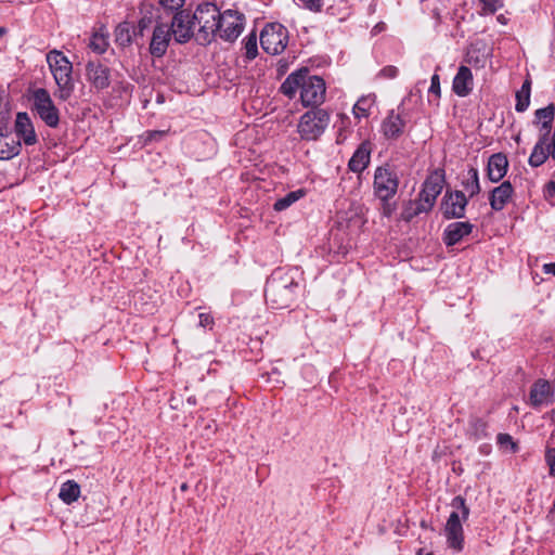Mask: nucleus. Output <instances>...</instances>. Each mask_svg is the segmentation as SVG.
Listing matches in <instances>:
<instances>
[{
	"label": "nucleus",
	"mask_w": 555,
	"mask_h": 555,
	"mask_svg": "<svg viewBox=\"0 0 555 555\" xmlns=\"http://www.w3.org/2000/svg\"><path fill=\"white\" fill-rule=\"evenodd\" d=\"M298 287L291 274L276 270L266 283V301L272 309L286 308L293 301Z\"/></svg>",
	"instance_id": "f257e3e1"
},
{
	"label": "nucleus",
	"mask_w": 555,
	"mask_h": 555,
	"mask_svg": "<svg viewBox=\"0 0 555 555\" xmlns=\"http://www.w3.org/2000/svg\"><path fill=\"white\" fill-rule=\"evenodd\" d=\"M47 62L59 88L56 94L60 100L66 101L74 91L73 65L62 52L56 50L47 54Z\"/></svg>",
	"instance_id": "f03ea898"
},
{
	"label": "nucleus",
	"mask_w": 555,
	"mask_h": 555,
	"mask_svg": "<svg viewBox=\"0 0 555 555\" xmlns=\"http://www.w3.org/2000/svg\"><path fill=\"white\" fill-rule=\"evenodd\" d=\"M192 15L198 26L195 40L203 46L210 43L218 31L219 9L214 3L204 2L196 7Z\"/></svg>",
	"instance_id": "7ed1b4c3"
},
{
	"label": "nucleus",
	"mask_w": 555,
	"mask_h": 555,
	"mask_svg": "<svg viewBox=\"0 0 555 555\" xmlns=\"http://www.w3.org/2000/svg\"><path fill=\"white\" fill-rule=\"evenodd\" d=\"M451 507L453 511L447 520L444 531L448 545L459 552L463 548L464 542L462 521L467 520L469 508L465 504V500L460 495L452 500Z\"/></svg>",
	"instance_id": "20e7f679"
},
{
	"label": "nucleus",
	"mask_w": 555,
	"mask_h": 555,
	"mask_svg": "<svg viewBox=\"0 0 555 555\" xmlns=\"http://www.w3.org/2000/svg\"><path fill=\"white\" fill-rule=\"evenodd\" d=\"M331 121V114L325 108H311L302 114L297 124V133L304 141L319 140Z\"/></svg>",
	"instance_id": "39448f33"
},
{
	"label": "nucleus",
	"mask_w": 555,
	"mask_h": 555,
	"mask_svg": "<svg viewBox=\"0 0 555 555\" xmlns=\"http://www.w3.org/2000/svg\"><path fill=\"white\" fill-rule=\"evenodd\" d=\"M287 43L288 30L280 23H270L260 33V44L268 54H281Z\"/></svg>",
	"instance_id": "423d86ee"
},
{
	"label": "nucleus",
	"mask_w": 555,
	"mask_h": 555,
	"mask_svg": "<svg viewBox=\"0 0 555 555\" xmlns=\"http://www.w3.org/2000/svg\"><path fill=\"white\" fill-rule=\"evenodd\" d=\"M398 186V176L389 165L379 166L375 169L373 189L377 198L380 201L391 199L396 195Z\"/></svg>",
	"instance_id": "0eeeda50"
},
{
	"label": "nucleus",
	"mask_w": 555,
	"mask_h": 555,
	"mask_svg": "<svg viewBox=\"0 0 555 555\" xmlns=\"http://www.w3.org/2000/svg\"><path fill=\"white\" fill-rule=\"evenodd\" d=\"M326 86L320 76L305 75L300 90V100L304 106L311 108H321L325 101Z\"/></svg>",
	"instance_id": "6e6552de"
},
{
	"label": "nucleus",
	"mask_w": 555,
	"mask_h": 555,
	"mask_svg": "<svg viewBox=\"0 0 555 555\" xmlns=\"http://www.w3.org/2000/svg\"><path fill=\"white\" fill-rule=\"evenodd\" d=\"M33 108L48 127L56 128L59 126V109L46 89L39 88L34 91Z\"/></svg>",
	"instance_id": "1a4fd4ad"
},
{
	"label": "nucleus",
	"mask_w": 555,
	"mask_h": 555,
	"mask_svg": "<svg viewBox=\"0 0 555 555\" xmlns=\"http://www.w3.org/2000/svg\"><path fill=\"white\" fill-rule=\"evenodd\" d=\"M168 23L175 42L182 44L189 42L193 37H196L194 31L196 25L190 10L186 9L176 12Z\"/></svg>",
	"instance_id": "9d476101"
},
{
	"label": "nucleus",
	"mask_w": 555,
	"mask_h": 555,
	"mask_svg": "<svg viewBox=\"0 0 555 555\" xmlns=\"http://www.w3.org/2000/svg\"><path fill=\"white\" fill-rule=\"evenodd\" d=\"M244 28V16L234 10L220 13L217 35L223 40L234 41Z\"/></svg>",
	"instance_id": "9b49d317"
},
{
	"label": "nucleus",
	"mask_w": 555,
	"mask_h": 555,
	"mask_svg": "<svg viewBox=\"0 0 555 555\" xmlns=\"http://www.w3.org/2000/svg\"><path fill=\"white\" fill-rule=\"evenodd\" d=\"M171 39L173 38L169 23L164 22L160 18L157 20L153 28L152 38L150 41V53L154 57L164 56L167 52Z\"/></svg>",
	"instance_id": "f8f14e48"
},
{
	"label": "nucleus",
	"mask_w": 555,
	"mask_h": 555,
	"mask_svg": "<svg viewBox=\"0 0 555 555\" xmlns=\"http://www.w3.org/2000/svg\"><path fill=\"white\" fill-rule=\"evenodd\" d=\"M86 79L95 91L105 90L111 85V69L100 61H88Z\"/></svg>",
	"instance_id": "ddd939ff"
},
{
	"label": "nucleus",
	"mask_w": 555,
	"mask_h": 555,
	"mask_svg": "<svg viewBox=\"0 0 555 555\" xmlns=\"http://www.w3.org/2000/svg\"><path fill=\"white\" fill-rule=\"evenodd\" d=\"M444 184V177L441 172L435 171L427 177L423 184L418 199L425 204V209H431Z\"/></svg>",
	"instance_id": "4468645a"
},
{
	"label": "nucleus",
	"mask_w": 555,
	"mask_h": 555,
	"mask_svg": "<svg viewBox=\"0 0 555 555\" xmlns=\"http://www.w3.org/2000/svg\"><path fill=\"white\" fill-rule=\"evenodd\" d=\"M14 132L17 138L16 141H20V145L24 143L25 145L31 146L38 142L34 124L29 115L25 112L17 113L14 122Z\"/></svg>",
	"instance_id": "2eb2a0df"
},
{
	"label": "nucleus",
	"mask_w": 555,
	"mask_h": 555,
	"mask_svg": "<svg viewBox=\"0 0 555 555\" xmlns=\"http://www.w3.org/2000/svg\"><path fill=\"white\" fill-rule=\"evenodd\" d=\"M467 198L462 191H455L444 196L442 202L443 216L447 219L464 217Z\"/></svg>",
	"instance_id": "dca6fc26"
},
{
	"label": "nucleus",
	"mask_w": 555,
	"mask_h": 555,
	"mask_svg": "<svg viewBox=\"0 0 555 555\" xmlns=\"http://www.w3.org/2000/svg\"><path fill=\"white\" fill-rule=\"evenodd\" d=\"M553 389L548 382L539 379L532 385L529 393V400L533 408L547 405L553 402Z\"/></svg>",
	"instance_id": "f3484780"
},
{
	"label": "nucleus",
	"mask_w": 555,
	"mask_h": 555,
	"mask_svg": "<svg viewBox=\"0 0 555 555\" xmlns=\"http://www.w3.org/2000/svg\"><path fill=\"white\" fill-rule=\"evenodd\" d=\"M514 194V188L509 181L495 186L489 195V203L493 210L501 211L509 203Z\"/></svg>",
	"instance_id": "a211bd4d"
},
{
	"label": "nucleus",
	"mask_w": 555,
	"mask_h": 555,
	"mask_svg": "<svg viewBox=\"0 0 555 555\" xmlns=\"http://www.w3.org/2000/svg\"><path fill=\"white\" fill-rule=\"evenodd\" d=\"M473 228L474 225L468 221L452 222L444 229L442 240L447 246H453L469 235Z\"/></svg>",
	"instance_id": "6ab92c4d"
},
{
	"label": "nucleus",
	"mask_w": 555,
	"mask_h": 555,
	"mask_svg": "<svg viewBox=\"0 0 555 555\" xmlns=\"http://www.w3.org/2000/svg\"><path fill=\"white\" fill-rule=\"evenodd\" d=\"M474 86L472 70L467 66H460L453 78L452 90L459 96H467Z\"/></svg>",
	"instance_id": "aec40b11"
},
{
	"label": "nucleus",
	"mask_w": 555,
	"mask_h": 555,
	"mask_svg": "<svg viewBox=\"0 0 555 555\" xmlns=\"http://www.w3.org/2000/svg\"><path fill=\"white\" fill-rule=\"evenodd\" d=\"M371 143L363 141L351 156L348 168L356 173H361L366 169L371 160Z\"/></svg>",
	"instance_id": "412c9836"
},
{
	"label": "nucleus",
	"mask_w": 555,
	"mask_h": 555,
	"mask_svg": "<svg viewBox=\"0 0 555 555\" xmlns=\"http://www.w3.org/2000/svg\"><path fill=\"white\" fill-rule=\"evenodd\" d=\"M508 168V160L503 153H495L489 157L487 166V175L491 182L501 181Z\"/></svg>",
	"instance_id": "4be33fe9"
},
{
	"label": "nucleus",
	"mask_w": 555,
	"mask_h": 555,
	"mask_svg": "<svg viewBox=\"0 0 555 555\" xmlns=\"http://www.w3.org/2000/svg\"><path fill=\"white\" fill-rule=\"evenodd\" d=\"M405 121L400 113L391 111L383 120L382 131L387 139H398L404 130Z\"/></svg>",
	"instance_id": "5701e85b"
},
{
	"label": "nucleus",
	"mask_w": 555,
	"mask_h": 555,
	"mask_svg": "<svg viewBox=\"0 0 555 555\" xmlns=\"http://www.w3.org/2000/svg\"><path fill=\"white\" fill-rule=\"evenodd\" d=\"M551 144L552 139L550 140V138H545V135H540L529 157V165L532 167H539L544 164L548 155L552 156Z\"/></svg>",
	"instance_id": "b1692460"
},
{
	"label": "nucleus",
	"mask_w": 555,
	"mask_h": 555,
	"mask_svg": "<svg viewBox=\"0 0 555 555\" xmlns=\"http://www.w3.org/2000/svg\"><path fill=\"white\" fill-rule=\"evenodd\" d=\"M306 74H308L307 68H301L292 73L281 85L280 91L288 99H294L297 90H301Z\"/></svg>",
	"instance_id": "393cba45"
},
{
	"label": "nucleus",
	"mask_w": 555,
	"mask_h": 555,
	"mask_svg": "<svg viewBox=\"0 0 555 555\" xmlns=\"http://www.w3.org/2000/svg\"><path fill=\"white\" fill-rule=\"evenodd\" d=\"M554 116V104H550L543 108H539L535 111L533 122L540 126V135H545V138H550Z\"/></svg>",
	"instance_id": "a878e982"
},
{
	"label": "nucleus",
	"mask_w": 555,
	"mask_h": 555,
	"mask_svg": "<svg viewBox=\"0 0 555 555\" xmlns=\"http://www.w3.org/2000/svg\"><path fill=\"white\" fill-rule=\"evenodd\" d=\"M20 141L9 133L8 131L3 132L0 128V159H10L20 153Z\"/></svg>",
	"instance_id": "bb28decb"
},
{
	"label": "nucleus",
	"mask_w": 555,
	"mask_h": 555,
	"mask_svg": "<svg viewBox=\"0 0 555 555\" xmlns=\"http://www.w3.org/2000/svg\"><path fill=\"white\" fill-rule=\"evenodd\" d=\"M489 54L490 52L485 44L479 47V43H475L467 50L466 62L476 68H482L488 61Z\"/></svg>",
	"instance_id": "cd10ccee"
},
{
	"label": "nucleus",
	"mask_w": 555,
	"mask_h": 555,
	"mask_svg": "<svg viewBox=\"0 0 555 555\" xmlns=\"http://www.w3.org/2000/svg\"><path fill=\"white\" fill-rule=\"evenodd\" d=\"M89 48L98 53L103 54L108 48V33L104 26L94 31L90 38Z\"/></svg>",
	"instance_id": "c85d7f7f"
},
{
	"label": "nucleus",
	"mask_w": 555,
	"mask_h": 555,
	"mask_svg": "<svg viewBox=\"0 0 555 555\" xmlns=\"http://www.w3.org/2000/svg\"><path fill=\"white\" fill-rule=\"evenodd\" d=\"M79 495L80 487L76 481L67 480L61 486L59 496L64 503L70 504L77 501Z\"/></svg>",
	"instance_id": "c756f323"
},
{
	"label": "nucleus",
	"mask_w": 555,
	"mask_h": 555,
	"mask_svg": "<svg viewBox=\"0 0 555 555\" xmlns=\"http://www.w3.org/2000/svg\"><path fill=\"white\" fill-rule=\"evenodd\" d=\"M462 185L464 188V191L468 193L470 197L480 192L479 176L478 170L476 168L470 167L467 170V173L462 181Z\"/></svg>",
	"instance_id": "7c9ffc66"
},
{
	"label": "nucleus",
	"mask_w": 555,
	"mask_h": 555,
	"mask_svg": "<svg viewBox=\"0 0 555 555\" xmlns=\"http://www.w3.org/2000/svg\"><path fill=\"white\" fill-rule=\"evenodd\" d=\"M115 42L120 47H127L132 41L131 25L128 22L119 23L114 31Z\"/></svg>",
	"instance_id": "2f4dec72"
},
{
	"label": "nucleus",
	"mask_w": 555,
	"mask_h": 555,
	"mask_svg": "<svg viewBox=\"0 0 555 555\" xmlns=\"http://www.w3.org/2000/svg\"><path fill=\"white\" fill-rule=\"evenodd\" d=\"M305 195V192L302 190H297L287 193L285 196L279 198L274 205L273 208L275 211H283L291 207L294 203H296L298 199H300Z\"/></svg>",
	"instance_id": "473e14b6"
},
{
	"label": "nucleus",
	"mask_w": 555,
	"mask_h": 555,
	"mask_svg": "<svg viewBox=\"0 0 555 555\" xmlns=\"http://www.w3.org/2000/svg\"><path fill=\"white\" fill-rule=\"evenodd\" d=\"M530 104V82L527 80L521 86L520 90L516 92V105L517 112H525Z\"/></svg>",
	"instance_id": "72a5a7b5"
},
{
	"label": "nucleus",
	"mask_w": 555,
	"mask_h": 555,
	"mask_svg": "<svg viewBox=\"0 0 555 555\" xmlns=\"http://www.w3.org/2000/svg\"><path fill=\"white\" fill-rule=\"evenodd\" d=\"M374 100L370 96L360 98L353 105L352 113L357 119L366 118L370 115V109Z\"/></svg>",
	"instance_id": "f704fd0d"
},
{
	"label": "nucleus",
	"mask_w": 555,
	"mask_h": 555,
	"mask_svg": "<svg viewBox=\"0 0 555 555\" xmlns=\"http://www.w3.org/2000/svg\"><path fill=\"white\" fill-rule=\"evenodd\" d=\"M430 209H425V204L420 199L411 202L402 211L401 217L404 221L409 222L420 214L427 212Z\"/></svg>",
	"instance_id": "c9c22d12"
},
{
	"label": "nucleus",
	"mask_w": 555,
	"mask_h": 555,
	"mask_svg": "<svg viewBox=\"0 0 555 555\" xmlns=\"http://www.w3.org/2000/svg\"><path fill=\"white\" fill-rule=\"evenodd\" d=\"M496 443L502 450H508L512 453H516L519 450L518 443L513 439L509 434H499L496 437Z\"/></svg>",
	"instance_id": "e433bc0d"
},
{
	"label": "nucleus",
	"mask_w": 555,
	"mask_h": 555,
	"mask_svg": "<svg viewBox=\"0 0 555 555\" xmlns=\"http://www.w3.org/2000/svg\"><path fill=\"white\" fill-rule=\"evenodd\" d=\"M244 50L245 55L248 60H254L258 54L257 47V35L256 33H250L244 40Z\"/></svg>",
	"instance_id": "4c0bfd02"
},
{
	"label": "nucleus",
	"mask_w": 555,
	"mask_h": 555,
	"mask_svg": "<svg viewBox=\"0 0 555 555\" xmlns=\"http://www.w3.org/2000/svg\"><path fill=\"white\" fill-rule=\"evenodd\" d=\"M297 4L306 10L319 13L323 8V0H296Z\"/></svg>",
	"instance_id": "58836bf2"
},
{
	"label": "nucleus",
	"mask_w": 555,
	"mask_h": 555,
	"mask_svg": "<svg viewBox=\"0 0 555 555\" xmlns=\"http://www.w3.org/2000/svg\"><path fill=\"white\" fill-rule=\"evenodd\" d=\"M162 8L166 11L172 12L173 14L176 12H179L180 10H183L184 0H158Z\"/></svg>",
	"instance_id": "ea45409f"
},
{
	"label": "nucleus",
	"mask_w": 555,
	"mask_h": 555,
	"mask_svg": "<svg viewBox=\"0 0 555 555\" xmlns=\"http://www.w3.org/2000/svg\"><path fill=\"white\" fill-rule=\"evenodd\" d=\"M485 14H494L503 7L502 0H480Z\"/></svg>",
	"instance_id": "a19ab883"
},
{
	"label": "nucleus",
	"mask_w": 555,
	"mask_h": 555,
	"mask_svg": "<svg viewBox=\"0 0 555 555\" xmlns=\"http://www.w3.org/2000/svg\"><path fill=\"white\" fill-rule=\"evenodd\" d=\"M341 127L338 129L336 141L337 143H344L348 138L347 125L350 122L349 117L340 115Z\"/></svg>",
	"instance_id": "79ce46f5"
},
{
	"label": "nucleus",
	"mask_w": 555,
	"mask_h": 555,
	"mask_svg": "<svg viewBox=\"0 0 555 555\" xmlns=\"http://www.w3.org/2000/svg\"><path fill=\"white\" fill-rule=\"evenodd\" d=\"M429 93L440 96V78L438 74H434L430 81Z\"/></svg>",
	"instance_id": "37998d69"
},
{
	"label": "nucleus",
	"mask_w": 555,
	"mask_h": 555,
	"mask_svg": "<svg viewBox=\"0 0 555 555\" xmlns=\"http://www.w3.org/2000/svg\"><path fill=\"white\" fill-rule=\"evenodd\" d=\"M398 68L396 66H386L379 72V76L388 79L397 77Z\"/></svg>",
	"instance_id": "c03bdc74"
},
{
	"label": "nucleus",
	"mask_w": 555,
	"mask_h": 555,
	"mask_svg": "<svg viewBox=\"0 0 555 555\" xmlns=\"http://www.w3.org/2000/svg\"><path fill=\"white\" fill-rule=\"evenodd\" d=\"M546 462L550 466L551 476L555 477V449H551L546 452Z\"/></svg>",
	"instance_id": "a18cd8bd"
},
{
	"label": "nucleus",
	"mask_w": 555,
	"mask_h": 555,
	"mask_svg": "<svg viewBox=\"0 0 555 555\" xmlns=\"http://www.w3.org/2000/svg\"><path fill=\"white\" fill-rule=\"evenodd\" d=\"M166 131L150 130L145 132V141H156L166 135Z\"/></svg>",
	"instance_id": "49530a36"
},
{
	"label": "nucleus",
	"mask_w": 555,
	"mask_h": 555,
	"mask_svg": "<svg viewBox=\"0 0 555 555\" xmlns=\"http://www.w3.org/2000/svg\"><path fill=\"white\" fill-rule=\"evenodd\" d=\"M151 23H152V18L151 17L143 16L142 18H140V21L138 22V34L140 36H143L144 30L146 28H149Z\"/></svg>",
	"instance_id": "de8ad7c7"
},
{
	"label": "nucleus",
	"mask_w": 555,
	"mask_h": 555,
	"mask_svg": "<svg viewBox=\"0 0 555 555\" xmlns=\"http://www.w3.org/2000/svg\"><path fill=\"white\" fill-rule=\"evenodd\" d=\"M198 319H199V325L202 327L210 326L214 323V319L208 313H199Z\"/></svg>",
	"instance_id": "09e8293b"
},
{
	"label": "nucleus",
	"mask_w": 555,
	"mask_h": 555,
	"mask_svg": "<svg viewBox=\"0 0 555 555\" xmlns=\"http://www.w3.org/2000/svg\"><path fill=\"white\" fill-rule=\"evenodd\" d=\"M382 202H383V207H382L383 215L386 217H390L392 215V212L395 211L396 206L393 204L389 203V201H382Z\"/></svg>",
	"instance_id": "8fccbe9b"
},
{
	"label": "nucleus",
	"mask_w": 555,
	"mask_h": 555,
	"mask_svg": "<svg viewBox=\"0 0 555 555\" xmlns=\"http://www.w3.org/2000/svg\"><path fill=\"white\" fill-rule=\"evenodd\" d=\"M546 190L551 196H555V171L553 179L546 183Z\"/></svg>",
	"instance_id": "3c124183"
},
{
	"label": "nucleus",
	"mask_w": 555,
	"mask_h": 555,
	"mask_svg": "<svg viewBox=\"0 0 555 555\" xmlns=\"http://www.w3.org/2000/svg\"><path fill=\"white\" fill-rule=\"evenodd\" d=\"M543 272L546 274H553L555 276V262L545 263L543 266Z\"/></svg>",
	"instance_id": "603ef678"
},
{
	"label": "nucleus",
	"mask_w": 555,
	"mask_h": 555,
	"mask_svg": "<svg viewBox=\"0 0 555 555\" xmlns=\"http://www.w3.org/2000/svg\"><path fill=\"white\" fill-rule=\"evenodd\" d=\"M548 517H550L552 520H555V504H554V505L552 506V508L550 509Z\"/></svg>",
	"instance_id": "864d4df0"
},
{
	"label": "nucleus",
	"mask_w": 555,
	"mask_h": 555,
	"mask_svg": "<svg viewBox=\"0 0 555 555\" xmlns=\"http://www.w3.org/2000/svg\"><path fill=\"white\" fill-rule=\"evenodd\" d=\"M550 418L555 422V409L551 411Z\"/></svg>",
	"instance_id": "5fc2aeb1"
},
{
	"label": "nucleus",
	"mask_w": 555,
	"mask_h": 555,
	"mask_svg": "<svg viewBox=\"0 0 555 555\" xmlns=\"http://www.w3.org/2000/svg\"><path fill=\"white\" fill-rule=\"evenodd\" d=\"M7 33V29L4 27H0V37L3 36Z\"/></svg>",
	"instance_id": "6e6d98bb"
}]
</instances>
